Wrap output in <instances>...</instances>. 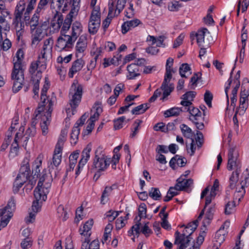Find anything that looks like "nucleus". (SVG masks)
Instances as JSON below:
<instances>
[{
  "instance_id": "0eeeda50",
  "label": "nucleus",
  "mask_w": 249,
  "mask_h": 249,
  "mask_svg": "<svg viewBox=\"0 0 249 249\" xmlns=\"http://www.w3.org/2000/svg\"><path fill=\"white\" fill-rule=\"evenodd\" d=\"M89 8L91 9L88 22V29L90 33H96L101 24V8L98 0H89Z\"/></svg>"
},
{
  "instance_id": "f3484780",
  "label": "nucleus",
  "mask_w": 249,
  "mask_h": 249,
  "mask_svg": "<svg viewBox=\"0 0 249 249\" xmlns=\"http://www.w3.org/2000/svg\"><path fill=\"white\" fill-rule=\"evenodd\" d=\"M249 96V82L247 85H242L240 92L239 106L242 108L241 114H244L248 107V97Z\"/></svg>"
},
{
  "instance_id": "13d9d810",
  "label": "nucleus",
  "mask_w": 249,
  "mask_h": 249,
  "mask_svg": "<svg viewBox=\"0 0 249 249\" xmlns=\"http://www.w3.org/2000/svg\"><path fill=\"white\" fill-rule=\"evenodd\" d=\"M125 119V116H121L114 120V128L115 130L120 129L123 127V123Z\"/></svg>"
},
{
  "instance_id": "603ef678",
  "label": "nucleus",
  "mask_w": 249,
  "mask_h": 249,
  "mask_svg": "<svg viewBox=\"0 0 249 249\" xmlns=\"http://www.w3.org/2000/svg\"><path fill=\"white\" fill-rule=\"evenodd\" d=\"M181 7V4L177 1H171L168 4V9L171 12H177Z\"/></svg>"
},
{
  "instance_id": "9d476101",
  "label": "nucleus",
  "mask_w": 249,
  "mask_h": 249,
  "mask_svg": "<svg viewBox=\"0 0 249 249\" xmlns=\"http://www.w3.org/2000/svg\"><path fill=\"white\" fill-rule=\"evenodd\" d=\"M126 3V0H118L115 5L113 3H108V13L107 18L103 21V24L104 28H107L112 19L119 15L121 11L124 8Z\"/></svg>"
},
{
  "instance_id": "4468645a",
  "label": "nucleus",
  "mask_w": 249,
  "mask_h": 249,
  "mask_svg": "<svg viewBox=\"0 0 249 249\" xmlns=\"http://www.w3.org/2000/svg\"><path fill=\"white\" fill-rule=\"evenodd\" d=\"M245 55V48H241L240 50L236 54V57L235 59V64L234 66L232 68L231 73H230V77L228 80L227 82H226L225 84V92L226 95V98H227V109H228L229 105V95H228V90L230 88L231 85L232 83V74L233 73V71H234V69L235 68V65L237 61H239L240 63H242L244 61V59Z\"/></svg>"
},
{
  "instance_id": "4c0bfd02",
  "label": "nucleus",
  "mask_w": 249,
  "mask_h": 249,
  "mask_svg": "<svg viewBox=\"0 0 249 249\" xmlns=\"http://www.w3.org/2000/svg\"><path fill=\"white\" fill-rule=\"evenodd\" d=\"M18 133H17L16 136L14 138V141L12 143L11 148L10 151L9 152V157L14 158L18 155L19 147L18 144V140L19 139Z\"/></svg>"
},
{
  "instance_id": "423d86ee",
  "label": "nucleus",
  "mask_w": 249,
  "mask_h": 249,
  "mask_svg": "<svg viewBox=\"0 0 249 249\" xmlns=\"http://www.w3.org/2000/svg\"><path fill=\"white\" fill-rule=\"evenodd\" d=\"M29 162V159L26 157L24 158L18 173L13 182V191L14 194L18 193L24 183L27 181L29 183L30 179L32 178Z\"/></svg>"
},
{
  "instance_id": "7ed1b4c3",
  "label": "nucleus",
  "mask_w": 249,
  "mask_h": 249,
  "mask_svg": "<svg viewBox=\"0 0 249 249\" xmlns=\"http://www.w3.org/2000/svg\"><path fill=\"white\" fill-rule=\"evenodd\" d=\"M44 176L45 175H43L39 178L37 186L34 190L35 200L33 202L32 208L33 212L35 213H37L40 210L41 203L46 200L51 186L50 182L43 183L45 179Z\"/></svg>"
},
{
  "instance_id": "6e6552de",
  "label": "nucleus",
  "mask_w": 249,
  "mask_h": 249,
  "mask_svg": "<svg viewBox=\"0 0 249 249\" xmlns=\"http://www.w3.org/2000/svg\"><path fill=\"white\" fill-rule=\"evenodd\" d=\"M15 209L16 202L13 197L10 198L6 206L0 208V230L7 225Z\"/></svg>"
},
{
  "instance_id": "cd10ccee",
  "label": "nucleus",
  "mask_w": 249,
  "mask_h": 249,
  "mask_svg": "<svg viewBox=\"0 0 249 249\" xmlns=\"http://www.w3.org/2000/svg\"><path fill=\"white\" fill-rule=\"evenodd\" d=\"M126 69L128 72L126 75L127 79H134L140 75V70L137 65L131 63L127 66Z\"/></svg>"
},
{
  "instance_id": "7c9ffc66",
  "label": "nucleus",
  "mask_w": 249,
  "mask_h": 249,
  "mask_svg": "<svg viewBox=\"0 0 249 249\" xmlns=\"http://www.w3.org/2000/svg\"><path fill=\"white\" fill-rule=\"evenodd\" d=\"M80 150H76L72 152L69 156V166L66 169V172L73 171L77 162V159L80 155Z\"/></svg>"
},
{
  "instance_id": "9b49d317",
  "label": "nucleus",
  "mask_w": 249,
  "mask_h": 249,
  "mask_svg": "<svg viewBox=\"0 0 249 249\" xmlns=\"http://www.w3.org/2000/svg\"><path fill=\"white\" fill-rule=\"evenodd\" d=\"M183 112H188L190 115V120L195 124L196 128L198 130H202L204 128L203 123L204 118L202 116L201 112L198 108L195 107L192 104L189 107H183Z\"/></svg>"
},
{
  "instance_id": "412c9836",
  "label": "nucleus",
  "mask_w": 249,
  "mask_h": 249,
  "mask_svg": "<svg viewBox=\"0 0 249 249\" xmlns=\"http://www.w3.org/2000/svg\"><path fill=\"white\" fill-rule=\"evenodd\" d=\"M71 3V0H52V7L56 9V12H64L67 11Z\"/></svg>"
},
{
  "instance_id": "09e8293b",
  "label": "nucleus",
  "mask_w": 249,
  "mask_h": 249,
  "mask_svg": "<svg viewBox=\"0 0 249 249\" xmlns=\"http://www.w3.org/2000/svg\"><path fill=\"white\" fill-rule=\"evenodd\" d=\"M180 128L182 133L185 137L191 138L193 136V132L192 129L185 124H181Z\"/></svg>"
},
{
  "instance_id": "a878e982",
  "label": "nucleus",
  "mask_w": 249,
  "mask_h": 249,
  "mask_svg": "<svg viewBox=\"0 0 249 249\" xmlns=\"http://www.w3.org/2000/svg\"><path fill=\"white\" fill-rule=\"evenodd\" d=\"M205 36L207 38L211 37L208 30L206 28H203L197 32L196 36L193 37V40H196L198 45L201 46L206 42L204 40Z\"/></svg>"
},
{
  "instance_id": "393cba45",
  "label": "nucleus",
  "mask_w": 249,
  "mask_h": 249,
  "mask_svg": "<svg viewBox=\"0 0 249 249\" xmlns=\"http://www.w3.org/2000/svg\"><path fill=\"white\" fill-rule=\"evenodd\" d=\"M196 95V92L194 91H187L183 94L181 99H182L180 104L183 107H189L193 104L192 102Z\"/></svg>"
},
{
  "instance_id": "79ce46f5",
  "label": "nucleus",
  "mask_w": 249,
  "mask_h": 249,
  "mask_svg": "<svg viewBox=\"0 0 249 249\" xmlns=\"http://www.w3.org/2000/svg\"><path fill=\"white\" fill-rule=\"evenodd\" d=\"M150 107L149 103L142 104L134 107L132 110V114L139 115L144 113Z\"/></svg>"
},
{
  "instance_id": "3c124183",
  "label": "nucleus",
  "mask_w": 249,
  "mask_h": 249,
  "mask_svg": "<svg viewBox=\"0 0 249 249\" xmlns=\"http://www.w3.org/2000/svg\"><path fill=\"white\" fill-rule=\"evenodd\" d=\"M36 0H29L26 7V10L25 13V18L26 19L29 18V15L34 9L36 4Z\"/></svg>"
},
{
  "instance_id": "473e14b6",
  "label": "nucleus",
  "mask_w": 249,
  "mask_h": 249,
  "mask_svg": "<svg viewBox=\"0 0 249 249\" xmlns=\"http://www.w3.org/2000/svg\"><path fill=\"white\" fill-rule=\"evenodd\" d=\"M115 185L111 186H106L103 191L100 199V203L102 205L106 204L109 200V196L113 190V187Z\"/></svg>"
},
{
  "instance_id": "20e7f679",
  "label": "nucleus",
  "mask_w": 249,
  "mask_h": 249,
  "mask_svg": "<svg viewBox=\"0 0 249 249\" xmlns=\"http://www.w3.org/2000/svg\"><path fill=\"white\" fill-rule=\"evenodd\" d=\"M239 151L236 147H230L228 151V160L227 169L231 171L234 168L236 170L233 171L229 179V187L231 189L235 188L236 183L239 179V174L240 170V162L238 160Z\"/></svg>"
},
{
  "instance_id": "39448f33",
  "label": "nucleus",
  "mask_w": 249,
  "mask_h": 249,
  "mask_svg": "<svg viewBox=\"0 0 249 249\" xmlns=\"http://www.w3.org/2000/svg\"><path fill=\"white\" fill-rule=\"evenodd\" d=\"M83 95V87L77 82L73 83L70 89L69 96L70 107L66 109L68 116L73 115L76 111V108L81 103Z\"/></svg>"
},
{
  "instance_id": "c85d7f7f",
  "label": "nucleus",
  "mask_w": 249,
  "mask_h": 249,
  "mask_svg": "<svg viewBox=\"0 0 249 249\" xmlns=\"http://www.w3.org/2000/svg\"><path fill=\"white\" fill-rule=\"evenodd\" d=\"M85 62L81 58L77 59L74 61L71 68L70 69L68 75L70 78H72L74 74L80 71L83 68Z\"/></svg>"
},
{
  "instance_id": "4d7b16f0",
  "label": "nucleus",
  "mask_w": 249,
  "mask_h": 249,
  "mask_svg": "<svg viewBox=\"0 0 249 249\" xmlns=\"http://www.w3.org/2000/svg\"><path fill=\"white\" fill-rule=\"evenodd\" d=\"M127 7L125 11V16L127 18H130L133 17L134 15V10L133 8V4L131 2L128 3L126 5Z\"/></svg>"
},
{
  "instance_id": "052dcab7",
  "label": "nucleus",
  "mask_w": 249,
  "mask_h": 249,
  "mask_svg": "<svg viewBox=\"0 0 249 249\" xmlns=\"http://www.w3.org/2000/svg\"><path fill=\"white\" fill-rule=\"evenodd\" d=\"M41 57L38 56L37 60L36 62H32L31 64L29 71L31 74L34 73L39 66L41 67Z\"/></svg>"
},
{
  "instance_id": "a19ab883",
  "label": "nucleus",
  "mask_w": 249,
  "mask_h": 249,
  "mask_svg": "<svg viewBox=\"0 0 249 249\" xmlns=\"http://www.w3.org/2000/svg\"><path fill=\"white\" fill-rule=\"evenodd\" d=\"M80 9V0H73L72 7L71 10L67 16V18H71L72 20V18L75 17L79 12Z\"/></svg>"
},
{
  "instance_id": "a211bd4d",
  "label": "nucleus",
  "mask_w": 249,
  "mask_h": 249,
  "mask_svg": "<svg viewBox=\"0 0 249 249\" xmlns=\"http://www.w3.org/2000/svg\"><path fill=\"white\" fill-rule=\"evenodd\" d=\"M64 143V138H60L58 140L55 145L53 157V164L55 167H58L61 162Z\"/></svg>"
},
{
  "instance_id": "f03ea898",
  "label": "nucleus",
  "mask_w": 249,
  "mask_h": 249,
  "mask_svg": "<svg viewBox=\"0 0 249 249\" xmlns=\"http://www.w3.org/2000/svg\"><path fill=\"white\" fill-rule=\"evenodd\" d=\"M111 164L110 158L106 155L102 148L99 147L95 151L91 166V171L94 173L93 178L97 180Z\"/></svg>"
},
{
  "instance_id": "c9c22d12",
  "label": "nucleus",
  "mask_w": 249,
  "mask_h": 249,
  "mask_svg": "<svg viewBox=\"0 0 249 249\" xmlns=\"http://www.w3.org/2000/svg\"><path fill=\"white\" fill-rule=\"evenodd\" d=\"M14 23L16 30L17 39L19 41L20 39H22L24 32V23L21 21H14Z\"/></svg>"
},
{
  "instance_id": "2eb2a0df",
  "label": "nucleus",
  "mask_w": 249,
  "mask_h": 249,
  "mask_svg": "<svg viewBox=\"0 0 249 249\" xmlns=\"http://www.w3.org/2000/svg\"><path fill=\"white\" fill-rule=\"evenodd\" d=\"M50 88V83L47 80V78H45V84L42 88L41 95H40V99L41 102L39 104V106H42L45 108H48L50 101L51 99H53V98H55V100L53 102V106L54 105V102L56 101V98L54 95V93H53L51 96H47V93L48 89Z\"/></svg>"
},
{
  "instance_id": "8fccbe9b",
  "label": "nucleus",
  "mask_w": 249,
  "mask_h": 249,
  "mask_svg": "<svg viewBox=\"0 0 249 249\" xmlns=\"http://www.w3.org/2000/svg\"><path fill=\"white\" fill-rule=\"evenodd\" d=\"M71 22V19L68 18H66L64 21L63 20V23L62 24V26L61 31V36L66 35L65 34L69 30Z\"/></svg>"
},
{
  "instance_id": "58836bf2",
  "label": "nucleus",
  "mask_w": 249,
  "mask_h": 249,
  "mask_svg": "<svg viewBox=\"0 0 249 249\" xmlns=\"http://www.w3.org/2000/svg\"><path fill=\"white\" fill-rule=\"evenodd\" d=\"M214 211V208L212 207L209 208L207 210L205 214L204 219L202 222V226L205 228H206V227L211 223V221L213 218Z\"/></svg>"
},
{
  "instance_id": "f257e3e1",
  "label": "nucleus",
  "mask_w": 249,
  "mask_h": 249,
  "mask_svg": "<svg viewBox=\"0 0 249 249\" xmlns=\"http://www.w3.org/2000/svg\"><path fill=\"white\" fill-rule=\"evenodd\" d=\"M204 215V210H202L197 219L189 223L183 230L182 233L177 231L175 233V245H179L177 249H186L189 245L192 238L191 236L194 231L196 229L198 222Z\"/></svg>"
},
{
  "instance_id": "5701e85b",
  "label": "nucleus",
  "mask_w": 249,
  "mask_h": 249,
  "mask_svg": "<svg viewBox=\"0 0 249 249\" xmlns=\"http://www.w3.org/2000/svg\"><path fill=\"white\" fill-rule=\"evenodd\" d=\"M26 2L24 0H20L17 4L15 11L14 21H21L23 12L25 13L26 8Z\"/></svg>"
},
{
  "instance_id": "de8ad7c7",
  "label": "nucleus",
  "mask_w": 249,
  "mask_h": 249,
  "mask_svg": "<svg viewBox=\"0 0 249 249\" xmlns=\"http://www.w3.org/2000/svg\"><path fill=\"white\" fill-rule=\"evenodd\" d=\"M24 52L23 51V48H20L18 50L16 53V57L17 58V61L14 63L13 68H15V66H16V64H18V65L20 66L19 70H23L22 66V62Z\"/></svg>"
},
{
  "instance_id": "774afa93",
  "label": "nucleus",
  "mask_w": 249,
  "mask_h": 249,
  "mask_svg": "<svg viewBox=\"0 0 249 249\" xmlns=\"http://www.w3.org/2000/svg\"><path fill=\"white\" fill-rule=\"evenodd\" d=\"M148 223H145L144 225L140 230V232H142L146 237L149 236L152 233V231L150 229L148 225Z\"/></svg>"
},
{
  "instance_id": "2f4dec72",
  "label": "nucleus",
  "mask_w": 249,
  "mask_h": 249,
  "mask_svg": "<svg viewBox=\"0 0 249 249\" xmlns=\"http://www.w3.org/2000/svg\"><path fill=\"white\" fill-rule=\"evenodd\" d=\"M46 108L42 106H38L34 113V117L32 119L31 125L29 127L36 128V125L37 123V120L41 119V115H43V112H45Z\"/></svg>"
},
{
  "instance_id": "69168bd1",
  "label": "nucleus",
  "mask_w": 249,
  "mask_h": 249,
  "mask_svg": "<svg viewBox=\"0 0 249 249\" xmlns=\"http://www.w3.org/2000/svg\"><path fill=\"white\" fill-rule=\"evenodd\" d=\"M119 214V212L109 210L106 213V217L108 218L109 221L111 222L113 221L116 217Z\"/></svg>"
},
{
  "instance_id": "f704fd0d",
  "label": "nucleus",
  "mask_w": 249,
  "mask_h": 249,
  "mask_svg": "<svg viewBox=\"0 0 249 249\" xmlns=\"http://www.w3.org/2000/svg\"><path fill=\"white\" fill-rule=\"evenodd\" d=\"M184 107H173L165 110L163 113L164 116L165 118L178 116L182 112H183Z\"/></svg>"
},
{
  "instance_id": "ddd939ff",
  "label": "nucleus",
  "mask_w": 249,
  "mask_h": 249,
  "mask_svg": "<svg viewBox=\"0 0 249 249\" xmlns=\"http://www.w3.org/2000/svg\"><path fill=\"white\" fill-rule=\"evenodd\" d=\"M15 65L12 71L11 78L14 80L13 90L14 92H17L21 89L24 82V70H19L20 66L18 64Z\"/></svg>"
},
{
  "instance_id": "72a5a7b5",
  "label": "nucleus",
  "mask_w": 249,
  "mask_h": 249,
  "mask_svg": "<svg viewBox=\"0 0 249 249\" xmlns=\"http://www.w3.org/2000/svg\"><path fill=\"white\" fill-rule=\"evenodd\" d=\"M29 15H30V14ZM39 18V15L35 13L30 20V15H29V18L26 19L25 18V13H24V20L26 25H30L31 30H35L36 27L38 24Z\"/></svg>"
},
{
  "instance_id": "bf43d9fd",
  "label": "nucleus",
  "mask_w": 249,
  "mask_h": 249,
  "mask_svg": "<svg viewBox=\"0 0 249 249\" xmlns=\"http://www.w3.org/2000/svg\"><path fill=\"white\" fill-rule=\"evenodd\" d=\"M57 213L59 214V216L62 218V220L65 221L68 218V215L64 206L60 205L57 208Z\"/></svg>"
},
{
  "instance_id": "5fc2aeb1",
  "label": "nucleus",
  "mask_w": 249,
  "mask_h": 249,
  "mask_svg": "<svg viewBox=\"0 0 249 249\" xmlns=\"http://www.w3.org/2000/svg\"><path fill=\"white\" fill-rule=\"evenodd\" d=\"M146 206L144 203H142L139 207L138 208V214L139 219L138 220V223L141 222L142 218L143 217H146Z\"/></svg>"
},
{
  "instance_id": "338daca9",
  "label": "nucleus",
  "mask_w": 249,
  "mask_h": 249,
  "mask_svg": "<svg viewBox=\"0 0 249 249\" xmlns=\"http://www.w3.org/2000/svg\"><path fill=\"white\" fill-rule=\"evenodd\" d=\"M235 204L234 201L232 202L229 201L225 205V213L226 214H230L232 213L233 208L235 207Z\"/></svg>"
},
{
  "instance_id": "ea45409f",
  "label": "nucleus",
  "mask_w": 249,
  "mask_h": 249,
  "mask_svg": "<svg viewBox=\"0 0 249 249\" xmlns=\"http://www.w3.org/2000/svg\"><path fill=\"white\" fill-rule=\"evenodd\" d=\"M160 88L163 90L162 97L160 100L164 101L173 91L174 87L172 84H165L164 85V83H162Z\"/></svg>"
},
{
  "instance_id": "bb28decb",
  "label": "nucleus",
  "mask_w": 249,
  "mask_h": 249,
  "mask_svg": "<svg viewBox=\"0 0 249 249\" xmlns=\"http://www.w3.org/2000/svg\"><path fill=\"white\" fill-rule=\"evenodd\" d=\"M193 184V180L191 178L186 179L183 178V176L180 177L177 180V187L178 190L183 191L189 188Z\"/></svg>"
},
{
  "instance_id": "6ab92c4d",
  "label": "nucleus",
  "mask_w": 249,
  "mask_h": 249,
  "mask_svg": "<svg viewBox=\"0 0 249 249\" xmlns=\"http://www.w3.org/2000/svg\"><path fill=\"white\" fill-rule=\"evenodd\" d=\"M42 161L39 160V163L36 164L32 169V175L29 180V183L26 184L24 189L26 192L28 190L31 191L35 185L37 178L40 176V167L41 165Z\"/></svg>"
},
{
  "instance_id": "e2e57ef3",
  "label": "nucleus",
  "mask_w": 249,
  "mask_h": 249,
  "mask_svg": "<svg viewBox=\"0 0 249 249\" xmlns=\"http://www.w3.org/2000/svg\"><path fill=\"white\" fill-rule=\"evenodd\" d=\"M213 99L212 93L209 90H206L204 95L205 102L209 107L212 106V101Z\"/></svg>"
},
{
  "instance_id": "dca6fc26",
  "label": "nucleus",
  "mask_w": 249,
  "mask_h": 249,
  "mask_svg": "<svg viewBox=\"0 0 249 249\" xmlns=\"http://www.w3.org/2000/svg\"><path fill=\"white\" fill-rule=\"evenodd\" d=\"M91 148L88 145L82 152L81 158L75 170V178H77L83 170L84 166L88 162L90 158V152Z\"/></svg>"
},
{
  "instance_id": "49530a36",
  "label": "nucleus",
  "mask_w": 249,
  "mask_h": 249,
  "mask_svg": "<svg viewBox=\"0 0 249 249\" xmlns=\"http://www.w3.org/2000/svg\"><path fill=\"white\" fill-rule=\"evenodd\" d=\"M142 123V121L139 119H136L131 128V133L130 135V137L131 138H134L137 134L139 132L140 125Z\"/></svg>"
},
{
  "instance_id": "6e6d98bb",
  "label": "nucleus",
  "mask_w": 249,
  "mask_h": 249,
  "mask_svg": "<svg viewBox=\"0 0 249 249\" xmlns=\"http://www.w3.org/2000/svg\"><path fill=\"white\" fill-rule=\"evenodd\" d=\"M191 68L187 63L182 64L179 67V74L181 77L186 78L185 73L188 71L191 73Z\"/></svg>"
},
{
  "instance_id": "e433bc0d",
  "label": "nucleus",
  "mask_w": 249,
  "mask_h": 249,
  "mask_svg": "<svg viewBox=\"0 0 249 249\" xmlns=\"http://www.w3.org/2000/svg\"><path fill=\"white\" fill-rule=\"evenodd\" d=\"M50 26L49 21L48 19H46L45 21L41 22L35 31L37 34L43 35H47Z\"/></svg>"
},
{
  "instance_id": "4be33fe9",
  "label": "nucleus",
  "mask_w": 249,
  "mask_h": 249,
  "mask_svg": "<svg viewBox=\"0 0 249 249\" xmlns=\"http://www.w3.org/2000/svg\"><path fill=\"white\" fill-rule=\"evenodd\" d=\"M63 20L62 15L60 12L56 11L51 21L50 27L52 28L53 32H58L59 30Z\"/></svg>"
},
{
  "instance_id": "c03bdc74",
  "label": "nucleus",
  "mask_w": 249,
  "mask_h": 249,
  "mask_svg": "<svg viewBox=\"0 0 249 249\" xmlns=\"http://www.w3.org/2000/svg\"><path fill=\"white\" fill-rule=\"evenodd\" d=\"M246 193L245 187L243 185H241L239 188H236V191L233 195V201L237 200L240 201Z\"/></svg>"
},
{
  "instance_id": "864d4df0",
  "label": "nucleus",
  "mask_w": 249,
  "mask_h": 249,
  "mask_svg": "<svg viewBox=\"0 0 249 249\" xmlns=\"http://www.w3.org/2000/svg\"><path fill=\"white\" fill-rule=\"evenodd\" d=\"M249 5V0H239L237 6V15L239 14L240 9H241L242 12L246 11Z\"/></svg>"
},
{
  "instance_id": "a18cd8bd",
  "label": "nucleus",
  "mask_w": 249,
  "mask_h": 249,
  "mask_svg": "<svg viewBox=\"0 0 249 249\" xmlns=\"http://www.w3.org/2000/svg\"><path fill=\"white\" fill-rule=\"evenodd\" d=\"M149 196L155 200H160L161 198V194L158 188L152 187L149 191Z\"/></svg>"
},
{
  "instance_id": "37998d69",
  "label": "nucleus",
  "mask_w": 249,
  "mask_h": 249,
  "mask_svg": "<svg viewBox=\"0 0 249 249\" xmlns=\"http://www.w3.org/2000/svg\"><path fill=\"white\" fill-rule=\"evenodd\" d=\"M80 127L74 124L72 128L71 134V144H75L77 142L80 131Z\"/></svg>"
},
{
  "instance_id": "0e129e2a",
  "label": "nucleus",
  "mask_w": 249,
  "mask_h": 249,
  "mask_svg": "<svg viewBox=\"0 0 249 249\" xmlns=\"http://www.w3.org/2000/svg\"><path fill=\"white\" fill-rule=\"evenodd\" d=\"M141 223L139 222L132 226L131 229L128 231L129 236H132L134 234V231H135L136 234L139 235L140 233V226Z\"/></svg>"
},
{
  "instance_id": "aec40b11",
  "label": "nucleus",
  "mask_w": 249,
  "mask_h": 249,
  "mask_svg": "<svg viewBox=\"0 0 249 249\" xmlns=\"http://www.w3.org/2000/svg\"><path fill=\"white\" fill-rule=\"evenodd\" d=\"M146 41L150 45H156L157 47L168 45L167 37L165 35H162L157 36L149 35L147 37Z\"/></svg>"
},
{
  "instance_id": "1a4fd4ad",
  "label": "nucleus",
  "mask_w": 249,
  "mask_h": 249,
  "mask_svg": "<svg viewBox=\"0 0 249 249\" xmlns=\"http://www.w3.org/2000/svg\"><path fill=\"white\" fill-rule=\"evenodd\" d=\"M82 30L81 24L77 21L74 22L72 26V36L64 35L60 36L57 39L58 46L68 47L73 45L77 36L80 35Z\"/></svg>"
},
{
  "instance_id": "c756f323",
  "label": "nucleus",
  "mask_w": 249,
  "mask_h": 249,
  "mask_svg": "<svg viewBox=\"0 0 249 249\" xmlns=\"http://www.w3.org/2000/svg\"><path fill=\"white\" fill-rule=\"evenodd\" d=\"M101 48H92L90 53L93 56V58L90 60L89 64L87 65L88 70L92 71L96 67L97 60L101 52Z\"/></svg>"
},
{
  "instance_id": "f8f14e48",
  "label": "nucleus",
  "mask_w": 249,
  "mask_h": 249,
  "mask_svg": "<svg viewBox=\"0 0 249 249\" xmlns=\"http://www.w3.org/2000/svg\"><path fill=\"white\" fill-rule=\"evenodd\" d=\"M54 100V98L50 100L48 108H46L45 112H43V115H41L40 124L42 134L44 136L47 135L48 132V125L50 123L51 114L53 110V102Z\"/></svg>"
},
{
  "instance_id": "b1692460",
  "label": "nucleus",
  "mask_w": 249,
  "mask_h": 249,
  "mask_svg": "<svg viewBox=\"0 0 249 249\" xmlns=\"http://www.w3.org/2000/svg\"><path fill=\"white\" fill-rule=\"evenodd\" d=\"M93 224V220L91 219L87 221L82 227L80 228V234L85 237L84 238H82V239H86L87 238L90 239V236L91 233V229Z\"/></svg>"
},
{
  "instance_id": "680f3d73",
  "label": "nucleus",
  "mask_w": 249,
  "mask_h": 249,
  "mask_svg": "<svg viewBox=\"0 0 249 249\" xmlns=\"http://www.w3.org/2000/svg\"><path fill=\"white\" fill-rule=\"evenodd\" d=\"M32 32V41L33 45L37 46L41 40L42 34H37L35 30H31Z\"/></svg>"
}]
</instances>
